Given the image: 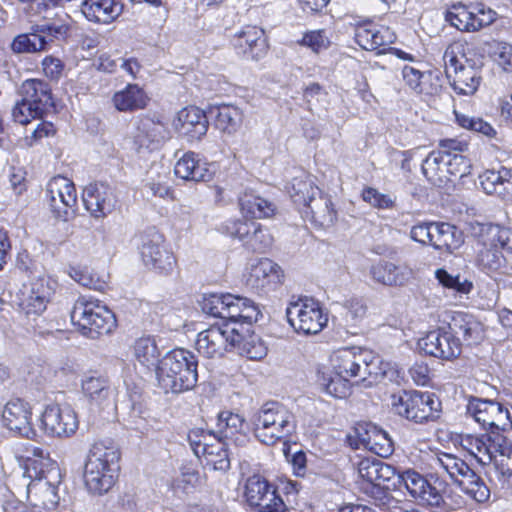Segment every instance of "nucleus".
<instances>
[{
  "mask_svg": "<svg viewBox=\"0 0 512 512\" xmlns=\"http://www.w3.org/2000/svg\"><path fill=\"white\" fill-rule=\"evenodd\" d=\"M273 237L271 234L262 228L259 223L254 226L249 239L246 240L245 246L253 251L264 253L272 246Z\"/></svg>",
  "mask_w": 512,
  "mask_h": 512,
  "instance_id": "4d7b16f0",
  "label": "nucleus"
},
{
  "mask_svg": "<svg viewBox=\"0 0 512 512\" xmlns=\"http://www.w3.org/2000/svg\"><path fill=\"white\" fill-rule=\"evenodd\" d=\"M211 433L208 431H205L204 429H192L188 433V441L191 446V449L193 450L194 454L197 457H201L206 449H208L210 443L208 440L211 438Z\"/></svg>",
  "mask_w": 512,
  "mask_h": 512,
  "instance_id": "0e129e2a",
  "label": "nucleus"
},
{
  "mask_svg": "<svg viewBox=\"0 0 512 512\" xmlns=\"http://www.w3.org/2000/svg\"><path fill=\"white\" fill-rule=\"evenodd\" d=\"M503 430H505V428L487 429V433L485 434L492 459L497 457V453L503 455L512 451L511 443L507 437L503 435Z\"/></svg>",
  "mask_w": 512,
  "mask_h": 512,
  "instance_id": "6e6d98bb",
  "label": "nucleus"
},
{
  "mask_svg": "<svg viewBox=\"0 0 512 512\" xmlns=\"http://www.w3.org/2000/svg\"><path fill=\"white\" fill-rule=\"evenodd\" d=\"M369 274L377 283L386 286H402L411 278L412 270L407 265L380 260L370 267Z\"/></svg>",
  "mask_w": 512,
  "mask_h": 512,
  "instance_id": "2f4dec72",
  "label": "nucleus"
},
{
  "mask_svg": "<svg viewBox=\"0 0 512 512\" xmlns=\"http://www.w3.org/2000/svg\"><path fill=\"white\" fill-rule=\"evenodd\" d=\"M31 30L45 37L47 35L53 38H64L69 32L70 26L65 22V20H61V23L59 24L52 22L34 25L32 26Z\"/></svg>",
  "mask_w": 512,
  "mask_h": 512,
  "instance_id": "338daca9",
  "label": "nucleus"
},
{
  "mask_svg": "<svg viewBox=\"0 0 512 512\" xmlns=\"http://www.w3.org/2000/svg\"><path fill=\"white\" fill-rule=\"evenodd\" d=\"M226 296L227 294L205 295L200 302L202 311L207 315L221 318L223 320L227 303Z\"/></svg>",
  "mask_w": 512,
  "mask_h": 512,
  "instance_id": "052dcab7",
  "label": "nucleus"
},
{
  "mask_svg": "<svg viewBox=\"0 0 512 512\" xmlns=\"http://www.w3.org/2000/svg\"><path fill=\"white\" fill-rule=\"evenodd\" d=\"M82 391L91 406L103 409L110 404L111 389L108 379L104 376H86L82 380Z\"/></svg>",
  "mask_w": 512,
  "mask_h": 512,
  "instance_id": "4c0bfd02",
  "label": "nucleus"
},
{
  "mask_svg": "<svg viewBox=\"0 0 512 512\" xmlns=\"http://www.w3.org/2000/svg\"><path fill=\"white\" fill-rule=\"evenodd\" d=\"M255 225L256 222L254 221H242L238 219L229 221L226 224V230L230 236L238 238L245 245Z\"/></svg>",
  "mask_w": 512,
  "mask_h": 512,
  "instance_id": "69168bd1",
  "label": "nucleus"
},
{
  "mask_svg": "<svg viewBox=\"0 0 512 512\" xmlns=\"http://www.w3.org/2000/svg\"><path fill=\"white\" fill-rule=\"evenodd\" d=\"M243 121L242 111L229 104H223L215 109V126L227 134H234Z\"/></svg>",
  "mask_w": 512,
  "mask_h": 512,
  "instance_id": "c03bdc74",
  "label": "nucleus"
},
{
  "mask_svg": "<svg viewBox=\"0 0 512 512\" xmlns=\"http://www.w3.org/2000/svg\"><path fill=\"white\" fill-rule=\"evenodd\" d=\"M134 355L144 366H154L159 359V350L155 340L150 337H141L135 341Z\"/></svg>",
  "mask_w": 512,
  "mask_h": 512,
  "instance_id": "09e8293b",
  "label": "nucleus"
},
{
  "mask_svg": "<svg viewBox=\"0 0 512 512\" xmlns=\"http://www.w3.org/2000/svg\"><path fill=\"white\" fill-rule=\"evenodd\" d=\"M233 322L227 324L211 325L201 331L195 343L197 351L206 358H219L225 352L232 350L235 345V338L231 333L234 328Z\"/></svg>",
  "mask_w": 512,
  "mask_h": 512,
  "instance_id": "ddd939ff",
  "label": "nucleus"
},
{
  "mask_svg": "<svg viewBox=\"0 0 512 512\" xmlns=\"http://www.w3.org/2000/svg\"><path fill=\"white\" fill-rule=\"evenodd\" d=\"M42 427L53 437H68L78 428L76 413L69 405L51 404L42 413Z\"/></svg>",
  "mask_w": 512,
  "mask_h": 512,
  "instance_id": "6ab92c4d",
  "label": "nucleus"
},
{
  "mask_svg": "<svg viewBox=\"0 0 512 512\" xmlns=\"http://www.w3.org/2000/svg\"><path fill=\"white\" fill-rule=\"evenodd\" d=\"M479 237L482 245L512 251V230L497 224L479 225Z\"/></svg>",
  "mask_w": 512,
  "mask_h": 512,
  "instance_id": "ea45409f",
  "label": "nucleus"
},
{
  "mask_svg": "<svg viewBox=\"0 0 512 512\" xmlns=\"http://www.w3.org/2000/svg\"><path fill=\"white\" fill-rule=\"evenodd\" d=\"M227 443L217 441L216 444H210L207 451L201 456L204 457L207 466H211L214 470L227 471L230 468V459L225 446Z\"/></svg>",
  "mask_w": 512,
  "mask_h": 512,
  "instance_id": "8fccbe9b",
  "label": "nucleus"
},
{
  "mask_svg": "<svg viewBox=\"0 0 512 512\" xmlns=\"http://www.w3.org/2000/svg\"><path fill=\"white\" fill-rule=\"evenodd\" d=\"M404 487L415 500L429 506L439 507L443 497L430 480L413 469L399 472L397 481H393V488Z\"/></svg>",
  "mask_w": 512,
  "mask_h": 512,
  "instance_id": "2eb2a0df",
  "label": "nucleus"
},
{
  "mask_svg": "<svg viewBox=\"0 0 512 512\" xmlns=\"http://www.w3.org/2000/svg\"><path fill=\"white\" fill-rule=\"evenodd\" d=\"M168 137L169 130L162 122L141 118L132 134L133 146L138 153L151 152L158 149Z\"/></svg>",
  "mask_w": 512,
  "mask_h": 512,
  "instance_id": "4be33fe9",
  "label": "nucleus"
},
{
  "mask_svg": "<svg viewBox=\"0 0 512 512\" xmlns=\"http://www.w3.org/2000/svg\"><path fill=\"white\" fill-rule=\"evenodd\" d=\"M196 356L185 349L169 351L156 369L159 386L166 392L181 393L195 387L198 381Z\"/></svg>",
  "mask_w": 512,
  "mask_h": 512,
  "instance_id": "f03ea898",
  "label": "nucleus"
},
{
  "mask_svg": "<svg viewBox=\"0 0 512 512\" xmlns=\"http://www.w3.org/2000/svg\"><path fill=\"white\" fill-rule=\"evenodd\" d=\"M226 308L221 324L233 322L235 328L240 325L251 327L253 322H257L260 316L258 306L250 299L227 294Z\"/></svg>",
  "mask_w": 512,
  "mask_h": 512,
  "instance_id": "bb28decb",
  "label": "nucleus"
},
{
  "mask_svg": "<svg viewBox=\"0 0 512 512\" xmlns=\"http://www.w3.org/2000/svg\"><path fill=\"white\" fill-rule=\"evenodd\" d=\"M448 329L453 335L460 334L468 345L478 344L484 339V327L472 315L456 313L452 317Z\"/></svg>",
  "mask_w": 512,
  "mask_h": 512,
  "instance_id": "f704fd0d",
  "label": "nucleus"
},
{
  "mask_svg": "<svg viewBox=\"0 0 512 512\" xmlns=\"http://www.w3.org/2000/svg\"><path fill=\"white\" fill-rule=\"evenodd\" d=\"M363 357L365 359L364 364L362 363L360 382H365L369 378L377 381L380 378L386 377L388 363H383L379 357L374 356L367 350L363 351Z\"/></svg>",
  "mask_w": 512,
  "mask_h": 512,
  "instance_id": "603ef678",
  "label": "nucleus"
},
{
  "mask_svg": "<svg viewBox=\"0 0 512 512\" xmlns=\"http://www.w3.org/2000/svg\"><path fill=\"white\" fill-rule=\"evenodd\" d=\"M46 197L53 216L61 221H68L77 204L76 189L68 178H52L46 190Z\"/></svg>",
  "mask_w": 512,
  "mask_h": 512,
  "instance_id": "9b49d317",
  "label": "nucleus"
},
{
  "mask_svg": "<svg viewBox=\"0 0 512 512\" xmlns=\"http://www.w3.org/2000/svg\"><path fill=\"white\" fill-rule=\"evenodd\" d=\"M81 12L90 22L110 24L122 14L123 5L117 0H84Z\"/></svg>",
  "mask_w": 512,
  "mask_h": 512,
  "instance_id": "7c9ffc66",
  "label": "nucleus"
},
{
  "mask_svg": "<svg viewBox=\"0 0 512 512\" xmlns=\"http://www.w3.org/2000/svg\"><path fill=\"white\" fill-rule=\"evenodd\" d=\"M462 242V233L456 226L432 221L430 246L434 249L452 252L459 248Z\"/></svg>",
  "mask_w": 512,
  "mask_h": 512,
  "instance_id": "c9c22d12",
  "label": "nucleus"
},
{
  "mask_svg": "<svg viewBox=\"0 0 512 512\" xmlns=\"http://www.w3.org/2000/svg\"><path fill=\"white\" fill-rule=\"evenodd\" d=\"M120 449L99 441L90 448L83 468V481L89 493L103 495L115 484L120 470Z\"/></svg>",
  "mask_w": 512,
  "mask_h": 512,
  "instance_id": "f257e3e1",
  "label": "nucleus"
},
{
  "mask_svg": "<svg viewBox=\"0 0 512 512\" xmlns=\"http://www.w3.org/2000/svg\"><path fill=\"white\" fill-rule=\"evenodd\" d=\"M467 151H451L447 153L446 175L447 180L450 176L463 177L468 172L470 167L469 160L464 153Z\"/></svg>",
  "mask_w": 512,
  "mask_h": 512,
  "instance_id": "13d9d810",
  "label": "nucleus"
},
{
  "mask_svg": "<svg viewBox=\"0 0 512 512\" xmlns=\"http://www.w3.org/2000/svg\"><path fill=\"white\" fill-rule=\"evenodd\" d=\"M245 420L239 414L231 411H223L218 415V433L221 439L231 441L235 445H243L247 436L243 432Z\"/></svg>",
  "mask_w": 512,
  "mask_h": 512,
  "instance_id": "e433bc0d",
  "label": "nucleus"
},
{
  "mask_svg": "<svg viewBox=\"0 0 512 512\" xmlns=\"http://www.w3.org/2000/svg\"><path fill=\"white\" fill-rule=\"evenodd\" d=\"M358 472L362 479L373 485V489L382 492L381 489L390 490L393 481H397L396 468L379 459H362L358 464Z\"/></svg>",
  "mask_w": 512,
  "mask_h": 512,
  "instance_id": "393cba45",
  "label": "nucleus"
},
{
  "mask_svg": "<svg viewBox=\"0 0 512 512\" xmlns=\"http://www.w3.org/2000/svg\"><path fill=\"white\" fill-rule=\"evenodd\" d=\"M239 205L243 215L251 218H268L274 215L276 206L260 196L245 193L239 198Z\"/></svg>",
  "mask_w": 512,
  "mask_h": 512,
  "instance_id": "a19ab883",
  "label": "nucleus"
},
{
  "mask_svg": "<svg viewBox=\"0 0 512 512\" xmlns=\"http://www.w3.org/2000/svg\"><path fill=\"white\" fill-rule=\"evenodd\" d=\"M285 274L279 264L269 258H262L249 268L245 284L258 294H267L283 284Z\"/></svg>",
  "mask_w": 512,
  "mask_h": 512,
  "instance_id": "dca6fc26",
  "label": "nucleus"
},
{
  "mask_svg": "<svg viewBox=\"0 0 512 512\" xmlns=\"http://www.w3.org/2000/svg\"><path fill=\"white\" fill-rule=\"evenodd\" d=\"M289 324L298 333L317 334L327 325L328 316L320 304L312 299L292 302L286 309Z\"/></svg>",
  "mask_w": 512,
  "mask_h": 512,
  "instance_id": "1a4fd4ad",
  "label": "nucleus"
},
{
  "mask_svg": "<svg viewBox=\"0 0 512 512\" xmlns=\"http://www.w3.org/2000/svg\"><path fill=\"white\" fill-rule=\"evenodd\" d=\"M392 407L399 416L422 424L439 417L441 402L432 393L403 391L393 396Z\"/></svg>",
  "mask_w": 512,
  "mask_h": 512,
  "instance_id": "423d86ee",
  "label": "nucleus"
},
{
  "mask_svg": "<svg viewBox=\"0 0 512 512\" xmlns=\"http://www.w3.org/2000/svg\"><path fill=\"white\" fill-rule=\"evenodd\" d=\"M435 277L438 282L447 289H452L460 294H468L473 288V283L460 275H452L445 269H437Z\"/></svg>",
  "mask_w": 512,
  "mask_h": 512,
  "instance_id": "5fc2aeb1",
  "label": "nucleus"
},
{
  "mask_svg": "<svg viewBox=\"0 0 512 512\" xmlns=\"http://www.w3.org/2000/svg\"><path fill=\"white\" fill-rule=\"evenodd\" d=\"M495 61L506 72H512V45L498 42L494 50Z\"/></svg>",
  "mask_w": 512,
  "mask_h": 512,
  "instance_id": "774afa93",
  "label": "nucleus"
},
{
  "mask_svg": "<svg viewBox=\"0 0 512 512\" xmlns=\"http://www.w3.org/2000/svg\"><path fill=\"white\" fill-rule=\"evenodd\" d=\"M87 211L94 218H104L116 207L117 199L113 187L104 182L88 184L82 193Z\"/></svg>",
  "mask_w": 512,
  "mask_h": 512,
  "instance_id": "412c9836",
  "label": "nucleus"
},
{
  "mask_svg": "<svg viewBox=\"0 0 512 512\" xmlns=\"http://www.w3.org/2000/svg\"><path fill=\"white\" fill-rule=\"evenodd\" d=\"M55 285V281L40 277L24 288L18 306L28 321L35 320L46 310L47 303L54 294Z\"/></svg>",
  "mask_w": 512,
  "mask_h": 512,
  "instance_id": "4468645a",
  "label": "nucleus"
},
{
  "mask_svg": "<svg viewBox=\"0 0 512 512\" xmlns=\"http://www.w3.org/2000/svg\"><path fill=\"white\" fill-rule=\"evenodd\" d=\"M359 436L365 447L380 456H386L392 452V441L388 434L376 426H370L365 434H359Z\"/></svg>",
  "mask_w": 512,
  "mask_h": 512,
  "instance_id": "a18cd8bd",
  "label": "nucleus"
},
{
  "mask_svg": "<svg viewBox=\"0 0 512 512\" xmlns=\"http://www.w3.org/2000/svg\"><path fill=\"white\" fill-rule=\"evenodd\" d=\"M362 199L377 209H392L395 207V198L388 194H383L372 187L363 189Z\"/></svg>",
  "mask_w": 512,
  "mask_h": 512,
  "instance_id": "e2e57ef3",
  "label": "nucleus"
},
{
  "mask_svg": "<svg viewBox=\"0 0 512 512\" xmlns=\"http://www.w3.org/2000/svg\"><path fill=\"white\" fill-rule=\"evenodd\" d=\"M235 345L232 350L250 360H261L267 355V347L262 339L251 331V327L240 325V328H232Z\"/></svg>",
  "mask_w": 512,
  "mask_h": 512,
  "instance_id": "c756f323",
  "label": "nucleus"
},
{
  "mask_svg": "<svg viewBox=\"0 0 512 512\" xmlns=\"http://www.w3.org/2000/svg\"><path fill=\"white\" fill-rule=\"evenodd\" d=\"M349 379L335 375L334 377L326 372H318V382L323 389L331 396L345 398L350 391Z\"/></svg>",
  "mask_w": 512,
  "mask_h": 512,
  "instance_id": "3c124183",
  "label": "nucleus"
},
{
  "mask_svg": "<svg viewBox=\"0 0 512 512\" xmlns=\"http://www.w3.org/2000/svg\"><path fill=\"white\" fill-rule=\"evenodd\" d=\"M179 131L191 140H198L208 130V120L204 111L195 106H189L178 113Z\"/></svg>",
  "mask_w": 512,
  "mask_h": 512,
  "instance_id": "72a5a7b5",
  "label": "nucleus"
},
{
  "mask_svg": "<svg viewBox=\"0 0 512 512\" xmlns=\"http://www.w3.org/2000/svg\"><path fill=\"white\" fill-rule=\"evenodd\" d=\"M471 13L469 6L458 3L452 6L451 10L446 13V21L452 26L463 32H475L476 28L470 23Z\"/></svg>",
  "mask_w": 512,
  "mask_h": 512,
  "instance_id": "864d4df0",
  "label": "nucleus"
},
{
  "mask_svg": "<svg viewBox=\"0 0 512 512\" xmlns=\"http://www.w3.org/2000/svg\"><path fill=\"white\" fill-rule=\"evenodd\" d=\"M300 212L305 219L319 227H329L336 220V211L333 208L331 199L320 192V196L313 197Z\"/></svg>",
  "mask_w": 512,
  "mask_h": 512,
  "instance_id": "473e14b6",
  "label": "nucleus"
},
{
  "mask_svg": "<svg viewBox=\"0 0 512 512\" xmlns=\"http://www.w3.org/2000/svg\"><path fill=\"white\" fill-rule=\"evenodd\" d=\"M455 48L450 45L444 52L445 73L448 78H452V87L458 94L472 95L481 83L483 62L466 57L461 60L457 57Z\"/></svg>",
  "mask_w": 512,
  "mask_h": 512,
  "instance_id": "39448f33",
  "label": "nucleus"
},
{
  "mask_svg": "<svg viewBox=\"0 0 512 512\" xmlns=\"http://www.w3.org/2000/svg\"><path fill=\"white\" fill-rule=\"evenodd\" d=\"M456 120L463 128L483 134L489 138L496 136V130L481 118L470 117L464 114H456Z\"/></svg>",
  "mask_w": 512,
  "mask_h": 512,
  "instance_id": "680f3d73",
  "label": "nucleus"
},
{
  "mask_svg": "<svg viewBox=\"0 0 512 512\" xmlns=\"http://www.w3.org/2000/svg\"><path fill=\"white\" fill-rule=\"evenodd\" d=\"M2 421L6 428L22 437L30 438L35 435L31 425V408L22 399H12L5 405Z\"/></svg>",
  "mask_w": 512,
  "mask_h": 512,
  "instance_id": "a878e982",
  "label": "nucleus"
},
{
  "mask_svg": "<svg viewBox=\"0 0 512 512\" xmlns=\"http://www.w3.org/2000/svg\"><path fill=\"white\" fill-rule=\"evenodd\" d=\"M244 494L247 503L259 507L260 512H284L286 509L275 488L260 475H253L247 479Z\"/></svg>",
  "mask_w": 512,
  "mask_h": 512,
  "instance_id": "a211bd4d",
  "label": "nucleus"
},
{
  "mask_svg": "<svg viewBox=\"0 0 512 512\" xmlns=\"http://www.w3.org/2000/svg\"><path fill=\"white\" fill-rule=\"evenodd\" d=\"M363 351L356 348H344L334 352L330 358L333 373L344 379L361 380V368L364 364Z\"/></svg>",
  "mask_w": 512,
  "mask_h": 512,
  "instance_id": "c85d7f7f",
  "label": "nucleus"
},
{
  "mask_svg": "<svg viewBox=\"0 0 512 512\" xmlns=\"http://www.w3.org/2000/svg\"><path fill=\"white\" fill-rule=\"evenodd\" d=\"M292 201L300 208H304L312 200V196H320L321 190L314 185L312 180L305 174L292 179L288 190Z\"/></svg>",
  "mask_w": 512,
  "mask_h": 512,
  "instance_id": "37998d69",
  "label": "nucleus"
},
{
  "mask_svg": "<svg viewBox=\"0 0 512 512\" xmlns=\"http://www.w3.org/2000/svg\"><path fill=\"white\" fill-rule=\"evenodd\" d=\"M31 456L26 461V474L28 477H37L43 475L46 470H52L53 466H58L57 462L49 457L40 447H32Z\"/></svg>",
  "mask_w": 512,
  "mask_h": 512,
  "instance_id": "de8ad7c7",
  "label": "nucleus"
},
{
  "mask_svg": "<svg viewBox=\"0 0 512 512\" xmlns=\"http://www.w3.org/2000/svg\"><path fill=\"white\" fill-rule=\"evenodd\" d=\"M47 44L45 36L32 30L30 33L17 35L13 39L10 48L16 54L36 53L45 50Z\"/></svg>",
  "mask_w": 512,
  "mask_h": 512,
  "instance_id": "49530a36",
  "label": "nucleus"
},
{
  "mask_svg": "<svg viewBox=\"0 0 512 512\" xmlns=\"http://www.w3.org/2000/svg\"><path fill=\"white\" fill-rule=\"evenodd\" d=\"M418 345L425 354L442 360L455 359L462 351L459 338L453 335L448 326L428 332Z\"/></svg>",
  "mask_w": 512,
  "mask_h": 512,
  "instance_id": "f3484780",
  "label": "nucleus"
},
{
  "mask_svg": "<svg viewBox=\"0 0 512 512\" xmlns=\"http://www.w3.org/2000/svg\"><path fill=\"white\" fill-rule=\"evenodd\" d=\"M139 249L145 266L159 273L172 272L176 263L175 257L166 247L164 236L155 227L140 234Z\"/></svg>",
  "mask_w": 512,
  "mask_h": 512,
  "instance_id": "6e6552de",
  "label": "nucleus"
},
{
  "mask_svg": "<svg viewBox=\"0 0 512 512\" xmlns=\"http://www.w3.org/2000/svg\"><path fill=\"white\" fill-rule=\"evenodd\" d=\"M479 183L485 193L502 195L507 185L512 184V170L501 167L499 170H486L479 176Z\"/></svg>",
  "mask_w": 512,
  "mask_h": 512,
  "instance_id": "79ce46f5",
  "label": "nucleus"
},
{
  "mask_svg": "<svg viewBox=\"0 0 512 512\" xmlns=\"http://www.w3.org/2000/svg\"><path fill=\"white\" fill-rule=\"evenodd\" d=\"M441 467L457 483L462 491L479 503L487 501L490 490L483 479L462 459L452 455L443 454L438 457Z\"/></svg>",
  "mask_w": 512,
  "mask_h": 512,
  "instance_id": "0eeeda50",
  "label": "nucleus"
},
{
  "mask_svg": "<svg viewBox=\"0 0 512 512\" xmlns=\"http://www.w3.org/2000/svg\"><path fill=\"white\" fill-rule=\"evenodd\" d=\"M29 478L31 482L27 486L28 503L39 510L55 509L60 500L58 485L62 480L59 466H53L52 470H46L43 475Z\"/></svg>",
  "mask_w": 512,
  "mask_h": 512,
  "instance_id": "9d476101",
  "label": "nucleus"
},
{
  "mask_svg": "<svg viewBox=\"0 0 512 512\" xmlns=\"http://www.w3.org/2000/svg\"><path fill=\"white\" fill-rule=\"evenodd\" d=\"M70 317L81 334L90 339L109 335L117 326L114 313L87 296H80L75 301Z\"/></svg>",
  "mask_w": 512,
  "mask_h": 512,
  "instance_id": "20e7f679",
  "label": "nucleus"
},
{
  "mask_svg": "<svg viewBox=\"0 0 512 512\" xmlns=\"http://www.w3.org/2000/svg\"><path fill=\"white\" fill-rule=\"evenodd\" d=\"M149 98L136 84H129L113 96L115 108L121 112H132L146 107Z\"/></svg>",
  "mask_w": 512,
  "mask_h": 512,
  "instance_id": "58836bf2",
  "label": "nucleus"
},
{
  "mask_svg": "<svg viewBox=\"0 0 512 512\" xmlns=\"http://www.w3.org/2000/svg\"><path fill=\"white\" fill-rule=\"evenodd\" d=\"M255 437L265 445L288 439L296 429L293 413L279 402H267L253 416Z\"/></svg>",
  "mask_w": 512,
  "mask_h": 512,
  "instance_id": "7ed1b4c3",
  "label": "nucleus"
},
{
  "mask_svg": "<svg viewBox=\"0 0 512 512\" xmlns=\"http://www.w3.org/2000/svg\"><path fill=\"white\" fill-rule=\"evenodd\" d=\"M504 261L501 251L497 248L483 245V248L478 253V265L487 271L498 270Z\"/></svg>",
  "mask_w": 512,
  "mask_h": 512,
  "instance_id": "bf43d9fd",
  "label": "nucleus"
},
{
  "mask_svg": "<svg viewBox=\"0 0 512 512\" xmlns=\"http://www.w3.org/2000/svg\"><path fill=\"white\" fill-rule=\"evenodd\" d=\"M174 174L185 181L208 182L214 177L215 165L202 159L199 154L188 151L175 163Z\"/></svg>",
  "mask_w": 512,
  "mask_h": 512,
  "instance_id": "5701e85b",
  "label": "nucleus"
},
{
  "mask_svg": "<svg viewBox=\"0 0 512 512\" xmlns=\"http://www.w3.org/2000/svg\"><path fill=\"white\" fill-rule=\"evenodd\" d=\"M466 413L481 425L484 430L506 428L511 422V413L503 403L470 397L466 405Z\"/></svg>",
  "mask_w": 512,
  "mask_h": 512,
  "instance_id": "f8f14e48",
  "label": "nucleus"
},
{
  "mask_svg": "<svg viewBox=\"0 0 512 512\" xmlns=\"http://www.w3.org/2000/svg\"><path fill=\"white\" fill-rule=\"evenodd\" d=\"M451 151H468V143L454 138L440 140L438 149L430 152L422 163V172L429 181L447 180L446 156Z\"/></svg>",
  "mask_w": 512,
  "mask_h": 512,
  "instance_id": "aec40b11",
  "label": "nucleus"
},
{
  "mask_svg": "<svg viewBox=\"0 0 512 512\" xmlns=\"http://www.w3.org/2000/svg\"><path fill=\"white\" fill-rule=\"evenodd\" d=\"M23 101L34 108L43 117L54 108L51 88L48 83L38 79L24 81L19 89Z\"/></svg>",
  "mask_w": 512,
  "mask_h": 512,
  "instance_id": "cd10ccee",
  "label": "nucleus"
},
{
  "mask_svg": "<svg viewBox=\"0 0 512 512\" xmlns=\"http://www.w3.org/2000/svg\"><path fill=\"white\" fill-rule=\"evenodd\" d=\"M231 44L239 55L252 60L261 59L267 52L264 31L256 26H245L231 39Z\"/></svg>",
  "mask_w": 512,
  "mask_h": 512,
  "instance_id": "b1692460",
  "label": "nucleus"
}]
</instances>
